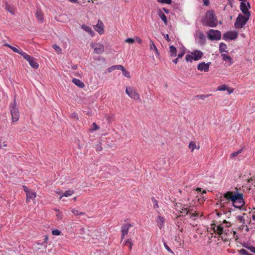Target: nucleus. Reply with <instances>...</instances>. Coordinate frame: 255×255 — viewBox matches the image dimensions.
<instances>
[{
	"instance_id": "4c0bfd02",
	"label": "nucleus",
	"mask_w": 255,
	"mask_h": 255,
	"mask_svg": "<svg viewBox=\"0 0 255 255\" xmlns=\"http://www.w3.org/2000/svg\"><path fill=\"white\" fill-rule=\"evenodd\" d=\"M72 212L75 215H84L85 213L82 212H80L77 210L76 209H73L72 210Z\"/></svg>"
},
{
	"instance_id": "aec40b11",
	"label": "nucleus",
	"mask_w": 255,
	"mask_h": 255,
	"mask_svg": "<svg viewBox=\"0 0 255 255\" xmlns=\"http://www.w3.org/2000/svg\"><path fill=\"white\" fill-rule=\"evenodd\" d=\"M72 82L77 85L79 88H83L85 86L84 83L82 82L81 80L77 79L76 78H73L72 79Z\"/></svg>"
},
{
	"instance_id": "2f4dec72",
	"label": "nucleus",
	"mask_w": 255,
	"mask_h": 255,
	"mask_svg": "<svg viewBox=\"0 0 255 255\" xmlns=\"http://www.w3.org/2000/svg\"><path fill=\"white\" fill-rule=\"evenodd\" d=\"M188 215H189L190 216V218L193 219V220H195V218L198 217L199 213L196 212L193 213L192 212H190Z\"/></svg>"
},
{
	"instance_id": "603ef678",
	"label": "nucleus",
	"mask_w": 255,
	"mask_h": 255,
	"mask_svg": "<svg viewBox=\"0 0 255 255\" xmlns=\"http://www.w3.org/2000/svg\"><path fill=\"white\" fill-rule=\"evenodd\" d=\"M185 54L184 51H182L181 52L179 53L178 54V58L179 59L183 56V55Z\"/></svg>"
},
{
	"instance_id": "69168bd1",
	"label": "nucleus",
	"mask_w": 255,
	"mask_h": 255,
	"mask_svg": "<svg viewBox=\"0 0 255 255\" xmlns=\"http://www.w3.org/2000/svg\"><path fill=\"white\" fill-rule=\"evenodd\" d=\"M72 3H79L78 0H68Z\"/></svg>"
},
{
	"instance_id": "bf43d9fd",
	"label": "nucleus",
	"mask_w": 255,
	"mask_h": 255,
	"mask_svg": "<svg viewBox=\"0 0 255 255\" xmlns=\"http://www.w3.org/2000/svg\"><path fill=\"white\" fill-rule=\"evenodd\" d=\"M114 70V68L113 66L108 68V71L109 72H111Z\"/></svg>"
},
{
	"instance_id": "473e14b6",
	"label": "nucleus",
	"mask_w": 255,
	"mask_h": 255,
	"mask_svg": "<svg viewBox=\"0 0 255 255\" xmlns=\"http://www.w3.org/2000/svg\"><path fill=\"white\" fill-rule=\"evenodd\" d=\"M9 48L14 52H16L17 53H18L19 54H20L21 55V52H24L22 50H19L18 49V48L15 47H13L12 46H9Z\"/></svg>"
},
{
	"instance_id": "c85d7f7f",
	"label": "nucleus",
	"mask_w": 255,
	"mask_h": 255,
	"mask_svg": "<svg viewBox=\"0 0 255 255\" xmlns=\"http://www.w3.org/2000/svg\"><path fill=\"white\" fill-rule=\"evenodd\" d=\"M122 71L123 75L125 76V77L130 78V75L129 72L124 67H123V69L121 70Z\"/></svg>"
},
{
	"instance_id": "8fccbe9b",
	"label": "nucleus",
	"mask_w": 255,
	"mask_h": 255,
	"mask_svg": "<svg viewBox=\"0 0 255 255\" xmlns=\"http://www.w3.org/2000/svg\"><path fill=\"white\" fill-rule=\"evenodd\" d=\"M247 248L250 250L252 252L255 253V247L254 246H250L247 247Z\"/></svg>"
},
{
	"instance_id": "39448f33",
	"label": "nucleus",
	"mask_w": 255,
	"mask_h": 255,
	"mask_svg": "<svg viewBox=\"0 0 255 255\" xmlns=\"http://www.w3.org/2000/svg\"><path fill=\"white\" fill-rule=\"evenodd\" d=\"M21 55L23 57V58L26 60L29 64V65L32 67L33 68H34L35 69H37L39 67V64L36 61V60L33 57L30 56V55H28L25 52H21Z\"/></svg>"
},
{
	"instance_id": "3c124183",
	"label": "nucleus",
	"mask_w": 255,
	"mask_h": 255,
	"mask_svg": "<svg viewBox=\"0 0 255 255\" xmlns=\"http://www.w3.org/2000/svg\"><path fill=\"white\" fill-rule=\"evenodd\" d=\"M23 188L24 191L25 192L26 194H27V193L31 191L29 189V188L27 187H26L25 186H23Z\"/></svg>"
},
{
	"instance_id": "e433bc0d",
	"label": "nucleus",
	"mask_w": 255,
	"mask_h": 255,
	"mask_svg": "<svg viewBox=\"0 0 255 255\" xmlns=\"http://www.w3.org/2000/svg\"><path fill=\"white\" fill-rule=\"evenodd\" d=\"M188 147H189V148L190 149L192 150V151H193L194 150V149L196 147V145L195 143L194 142L191 141L189 143Z\"/></svg>"
},
{
	"instance_id": "052dcab7",
	"label": "nucleus",
	"mask_w": 255,
	"mask_h": 255,
	"mask_svg": "<svg viewBox=\"0 0 255 255\" xmlns=\"http://www.w3.org/2000/svg\"><path fill=\"white\" fill-rule=\"evenodd\" d=\"M162 9L163 10V11H164L166 14L169 13V11H170L169 9H167V8H165V7H163V8H162Z\"/></svg>"
},
{
	"instance_id": "338daca9",
	"label": "nucleus",
	"mask_w": 255,
	"mask_h": 255,
	"mask_svg": "<svg viewBox=\"0 0 255 255\" xmlns=\"http://www.w3.org/2000/svg\"><path fill=\"white\" fill-rule=\"evenodd\" d=\"M165 38L166 39V40L167 41H170V38H169V36H168V34H166V36H165Z\"/></svg>"
},
{
	"instance_id": "ddd939ff",
	"label": "nucleus",
	"mask_w": 255,
	"mask_h": 255,
	"mask_svg": "<svg viewBox=\"0 0 255 255\" xmlns=\"http://www.w3.org/2000/svg\"><path fill=\"white\" fill-rule=\"evenodd\" d=\"M94 29L100 35L104 33V24L101 20H98L97 24L94 26Z\"/></svg>"
},
{
	"instance_id": "20e7f679",
	"label": "nucleus",
	"mask_w": 255,
	"mask_h": 255,
	"mask_svg": "<svg viewBox=\"0 0 255 255\" xmlns=\"http://www.w3.org/2000/svg\"><path fill=\"white\" fill-rule=\"evenodd\" d=\"M10 114L13 122H17L19 118V113L16 104L15 99H14L13 104L10 105Z\"/></svg>"
},
{
	"instance_id": "2eb2a0df",
	"label": "nucleus",
	"mask_w": 255,
	"mask_h": 255,
	"mask_svg": "<svg viewBox=\"0 0 255 255\" xmlns=\"http://www.w3.org/2000/svg\"><path fill=\"white\" fill-rule=\"evenodd\" d=\"M241 10L242 12L247 16L249 17L251 15L250 12L248 9V7L246 5V3L244 1H242L241 2Z\"/></svg>"
},
{
	"instance_id": "6e6552de",
	"label": "nucleus",
	"mask_w": 255,
	"mask_h": 255,
	"mask_svg": "<svg viewBox=\"0 0 255 255\" xmlns=\"http://www.w3.org/2000/svg\"><path fill=\"white\" fill-rule=\"evenodd\" d=\"M126 93L129 97L134 100H138L140 98L139 94L135 90L130 88L126 87Z\"/></svg>"
},
{
	"instance_id": "7c9ffc66",
	"label": "nucleus",
	"mask_w": 255,
	"mask_h": 255,
	"mask_svg": "<svg viewBox=\"0 0 255 255\" xmlns=\"http://www.w3.org/2000/svg\"><path fill=\"white\" fill-rule=\"evenodd\" d=\"M243 151V149H240L239 150H238V151H235V152H233L231 154V158H234L235 157H237V156H238V155L240 153H241Z\"/></svg>"
},
{
	"instance_id": "1a4fd4ad",
	"label": "nucleus",
	"mask_w": 255,
	"mask_h": 255,
	"mask_svg": "<svg viewBox=\"0 0 255 255\" xmlns=\"http://www.w3.org/2000/svg\"><path fill=\"white\" fill-rule=\"evenodd\" d=\"M238 32L236 31H227L223 34V38L224 40H234L237 38Z\"/></svg>"
},
{
	"instance_id": "72a5a7b5",
	"label": "nucleus",
	"mask_w": 255,
	"mask_h": 255,
	"mask_svg": "<svg viewBox=\"0 0 255 255\" xmlns=\"http://www.w3.org/2000/svg\"><path fill=\"white\" fill-rule=\"evenodd\" d=\"M5 9L6 10L10 12L11 14H13L14 13L12 7L8 3H6L5 5Z\"/></svg>"
},
{
	"instance_id": "4468645a",
	"label": "nucleus",
	"mask_w": 255,
	"mask_h": 255,
	"mask_svg": "<svg viewBox=\"0 0 255 255\" xmlns=\"http://www.w3.org/2000/svg\"><path fill=\"white\" fill-rule=\"evenodd\" d=\"M94 49V52L96 54H101L104 51V47L103 44L98 43L92 46Z\"/></svg>"
},
{
	"instance_id": "9d476101",
	"label": "nucleus",
	"mask_w": 255,
	"mask_h": 255,
	"mask_svg": "<svg viewBox=\"0 0 255 255\" xmlns=\"http://www.w3.org/2000/svg\"><path fill=\"white\" fill-rule=\"evenodd\" d=\"M181 207L180 208L181 211H180V213H182V215H180V216H185L186 215H188L190 212H193V209H190V207L188 205H183L181 204Z\"/></svg>"
},
{
	"instance_id": "774afa93",
	"label": "nucleus",
	"mask_w": 255,
	"mask_h": 255,
	"mask_svg": "<svg viewBox=\"0 0 255 255\" xmlns=\"http://www.w3.org/2000/svg\"><path fill=\"white\" fill-rule=\"evenodd\" d=\"M246 5L248 7V10L251 8V5L249 2H248L247 3H246Z\"/></svg>"
},
{
	"instance_id": "4d7b16f0",
	"label": "nucleus",
	"mask_w": 255,
	"mask_h": 255,
	"mask_svg": "<svg viewBox=\"0 0 255 255\" xmlns=\"http://www.w3.org/2000/svg\"><path fill=\"white\" fill-rule=\"evenodd\" d=\"M204 5H208L209 4V0H202Z\"/></svg>"
},
{
	"instance_id": "49530a36",
	"label": "nucleus",
	"mask_w": 255,
	"mask_h": 255,
	"mask_svg": "<svg viewBox=\"0 0 255 255\" xmlns=\"http://www.w3.org/2000/svg\"><path fill=\"white\" fill-rule=\"evenodd\" d=\"M114 70H122L123 69L124 66L121 65H116L113 66Z\"/></svg>"
},
{
	"instance_id": "dca6fc26",
	"label": "nucleus",
	"mask_w": 255,
	"mask_h": 255,
	"mask_svg": "<svg viewBox=\"0 0 255 255\" xmlns=\"http://www.w3.org/2000/svg\"><path fill=\"white\" fill-rule=\"evenodd\" d=\"M157 14L159 17L161 19V20L164 22L165 25L167 24V17L166 15L162 12L161 9H157Z\"/></svg>"
},
{
	"instance_id": "bb28decb",
	"label": "nucleus",
	"mask_w": 255,
	"mask_h": 255,
	"mask_svg": "<svg viewBox=\"0 0 255 255\" xmlns=\"http://www.w3.org/2000/svg\"><path fill=\"white\" fill-rule=\"evenodd\" d=\"M73 193H74V191L73 190H67V191H65L61 196H60L59 199H61V198L63 196H65V197L70 196L72 195Z\"/></svg>"
},
{
	"instance_id": "37998d69",
	"label": "nucleus",
	"mask_w": 255,
	"mask_h": 255,
	"mask_svg": "<svg viewBox=\"0 0 255 255\" xmlns=\"http://www.w3.org/2000/svg\"><path fill=\"white\" fill-rule=\"evenodd\" d=\"M61 233V232L58 230H54L52 231V234L54 236H59Z\"/></svg>"
},
{
	"instance_id": "de8ad7c7",
	"label": "nucleus",
	"mask_w": 255,
	"mask_h": 255,
	"mask_svg": "<svg viewBox=\"0 0 255 255\" xmlns=\"http://www.w3.org/2000/svg\"><path fill=\"white\" fill-rule=\"evenodd\" d=\"M70 117L72 119H75L77 120H79L78 115L76 113H73L71 114Z\"/></svg>"
},
{
	"instance_id": "c756f323",
	"label": "nucleus",
	"mask_w": 255,
	"mask_h": 255,
	"mask_svg": "<svg viewBox=\"0 0 255 255\" xmlns=\"http://www.w3.org/2000/svg\"><path fill=\"white\" fill-rule=\"evenodd\" d=\"M217 231H218V234L219 236L222 235L224 233L223 227L222 224L219 225L217 227Z\"/></svg>"
},
{
	"instance_id": "b1692460",
	"label": "nucleus",
	"mask_w": 255,
	"mask_h": 255,
	"mask_svg": "<svg viewBox=\"0 0 255 255\" xmlns=\"http://www.w3.org/2000/svg\"><path fill=\"white\" fill-rule=\"evenodd\" d=\"M82 28L85 30L86 32H88L92 36H93L95 33L92 30V28L85 24H83L82 25Z\"/></svg>"
},
{
	"instance_id": "0e129e2a",
	"label": "nucleus",
	"mask_w": 255,
	"mask_h": 255,
	"mask_svg": "<svg viewBox=\"0 0 255 255\" xmlns=\"http://www.w3.org/2000/svg\"><path fill=\"white\" fill-rule=\"evenodd\" d=\"M178 59L179 58L177 57L175 59H174V60H173L172 62L175 63V64H176L178 61Z\"/></svg>"
},
{
	"instance_id": "a19ab883",
	"label": "nucleus",
	"mask_w": 255,
	"mask_h": 255,
	"mask_svg": "<svg viewBox=\"0 0 255 255\" xmlns=\"http://www.w3.org/2000/svg\"><path fill=\"white\" fill-rule=\"evenodd\" d=\"M237 219L240 221V223H242L243 224H245V220L243 216L240 215L238 216L237 217Z\"/></svg>"
},
{
	"instance_id": "9b49d317",
	"label": "nucleus",
	"mask_w": 255,
	"mask_h": 255,
	"mask_svg": "<svg viewBox=\"0 0 255 255\" xmlns=\"http://www.w3.org/2000/svg\"><path fill=\"white\" fill-rule=\"evenodd\" d=\"M132 227V225L129 223L124 224L122 226V236L121 241L125 238V235H127L128 232V230L130 227Z\"/></svg>"
},
{
	"instance_id": "0eeeda50",
	"label": "nucleus",
	"mask_w": 255,
	"mask_h": 255,
	"mask_svg": "<svg viewBox=\"0 0 255 255\" xmlns=\"http://www.w3.org/2000/svg\"><path fill=\"white\" fill-rule=\"evenodd\" d=\"M249 18L239 14L235 22V27L238 29L242 28L249 20Z\"/></svg>"
},
{
	"instance_id": "58836bf2",
	"label": "nucleus",
	"mask_w": 255,
	"mask_h": 255,
	"mask_svg": "<svg viewBox=\"0 0 255 255\" xmlns=\"http://www.w3.org/2000/svg\"><path fill=\"white\" fill-rule=\"evenodd\" d=\"M240 253L243 255H254L250 254L247 250L244 249H242L240 250Z\"/></svg>"
},
{
	"instance_id": "13d9d810",
	"label": "nucleus",
	"mask_w": 255,
	"mask_h": 255,
	"mask_svg": "<svg viewBox=\"0 0 255 255\" xmlns=\"http://www.w3.org/2000/svg\"><path fill=\"white\" fill-rule=\"evenodd\" d=\"M211 229H213L214 232H216L217 231V229H215V224H211Z\"/></svg>"
},
{
	"instance_id": "412c9836",
	"label": "nucleus",
	"mask_w": 255,
	"mask_h": 255,
	"mask_svg": "<svg viewBox=\"0 0 255 255\" xmlns=\"http://www.w3.org/2000/svg\"><path fill=\"white\" fill-rule=\"evenodd\" d=\"M36 194L35 192H32L30 191L29 192L27 193L26 194V202H28L30 199L33 200L36 197Z\"/></svg>"
},
{
	"instance_id": "c9c22d12",
	"label": "nucleus",
	"mask_w": 255,
	"mask_h": 255,
	"mask_svg": "<svg viewBox=\"0 0 255 255\" xmlns=\"http://www.w3.org/2000/svg\"><path fill=\"white\" fill-rule=\"evenodd\" d=\"M210 95H196L195 96V98H197L198 99L204 100L205 99L208 98Z\"/></svg>"
},
{
	"instance_id": "f3484780",
	"label": "nucleus",
	"mask_w": 255,
	"mask_h": 255,
	"mask_svg": "<svg viewBox=\"0 0 255 255\" xmlns=\"http://www.w3.org/2000/svg\"><path fill=\"white\" fill-rule=\"evenodd\" d=\"M164 218L161 216H158L156 219V222L160 229H161L164 226Z\"/></svg>"
},
{
	"instance_id": "5701e85b",
	"label": "nucleus",
	"mask_w": 255,
	"mask_h": 255,
	"mask_svg": "<svg viewBox=\"0 0 255 255\" xmlns=\"http://www.w3.org/2000/svg\"><path fill=\"white\" fill-rule=\"evenodd\" d=\"M169 52H170V56L171 57L176 56L177 55L176 48L173 45H171L169 47Z\"/></svg>"
},
{
	"instance_id": "a878e982",
	"label": "nucleus",
	"mask_w": 255,
	"mask_h": 255,
	"mask_svg": "<svg viewBox=\"0 0 255 255\" xmlns=\"http://www.w3.org/2000/svg\"><path fill=\"white\" fill-rule=\"evenodd\" d=\"M226 49H227L226 44H225L224 43L221 42L219 45L220 52L221 53L223 52H227L228 51L226 50Z\"/></svg>"
},
{
	"instance_id": "f8f14e48",
	"label": "nucleus",
	"mask_w": 255,
	"mask_h": 255,
	"mask_svg": "<svg viewBox=\"0 0 255 255\" xmlns=\"http://www.w3.org/2000/svg\"><path fill=\"white\" fill-rule=\"evenodd\" d=\"M210 65L211 62H208L207 63L205 62H201L198 65L197 69L201 71L208 72Z\"/></svg>"
},
{
	"instance_id": "f704fd0d",
	"label": "nucleus",
	"mask_w": 255,
	"mask_h": 255,
	"mask_svg": "<svg viewBox=\"0 0 255 255\" xmlns=\"http://www.w3.org/2000/svg\"><path fill=\"white\" fill-rule=\"evenodd\" d=\"M151 201L152 203H153V208L156 209L158 208L159 207L158 205V201L155 199L154 197L151 198Z\"/></svg>"
},
{
	"instance_id": "09e8293b",
	"label": "nucleus",
	"mask_w": 255,
	"mask_h": 255,
	"mask_svg": "<svg viewBox=\"0 0 255 255\" xmlns=\"http://www.w3.org/2000/svg\"><path fill=\"white\" fill-rule=\"evenodd\" d=\"M93 126V130H96L99 128V127H98L95 123H93L92 124Z\"/></svg>"
},
{
	"instance_id": "c03bdc74",
	"label": "nucleus",
	"mask_w": 255,
	"mask_h": 255,
	"mask_svg": "<svg viewBox=\"0 0 255 255\" xmlns=\"http://www.w3.org/2000/svg\"><path fill=\"white\" fill-rule=\"evenodd\" d=\"M125 41L127 43L132 44L134 42L135 40L132 38H128L126 39Z\"/></svg>"
},
{
	"instance_id": "864d4df0",
	"label": "nucleus",
	"mask_w": 255,
	"mask_h": 255,
	"mask_svg": "<svg viewBox=\"0 0 255 255\" xmlns=\"http://www.w3.org/2000/svg\"><path fill=\"white\" fill-rule=\"evenodd\" d=\"M154 46H156L154 43L151 40V44H150V49L151 50L154 49Z\"/></svg>"
},
{
	"instance_id": "cd10ccee",
	"label": "nucleus",
	"mask_w": 255,
	"mask_h": 255,
	"mask_svg": "<svg viewBox=\"0 0 255 255\" xmlns=\"http://www.w3.org/2000/svg\"><path fill=\"white\" fill-rule=\"evenodd\" d=\"M125 245H127L128 246L129 250L131 251L132 249V247L133 245V243H132V241L131 239H128L127 241H126L125 243Z\"/></svg>"
},
{
	"instance_id": "7ed1b4c3",
	"label": "nucleus",
	"mask_w": 255,
	"mask_h": 255,
	"mask_svg": "<svg viewBox=\"0 0 255 255\" xmlns=\"http://www.w3.org/2000/svg\"><path fill=\"white\" fill-rule=\"evenodd\" d=\"M191 55L187 54L185 60L187 62H192L193 60L197 61L202 58L203 53L199 50H195L191 52Z\"/></svg>"
},
{
	"instance_id": "4be33fe9",
	"label": "nucleus",
	"mask_w": 255,
	"mask_h": 255,
	"mask_svg": "<svg viewBox=\"0 0 255 255\" xmlns=\"http://www.w3.org/2000/svg\"><path fill=\"white\" fill-rule=\"evenodd\" d=\"M199 43L201 44H204L206 42V37L205 35L202 32H200L199 33Z\"/></svg>"
},
{
	"instance_id": "f03ea898",
	"label": "nucleus",
	"mask_w": 255,
	"mask_h": 255,
	"mask_svg": "<svg viewBox=\"0 0 255 255\" xmlns=\"http://www.w3.org/2000/svg\"><path fill=\"white\" fill-rule=\"evenodd\" d=\"M202 22L204 25L211 27H215L217 25V16L215 15L213 9H210L206 12Z\"/></svg>"
},
{
	"instance_id": "5fc2aeb1",
	"label": "nucleus",
	"mask_w": 255,
	"mask_h": 255,
	"mask_svg": "<svg viewBox=\"0 0 255 255\" xmlns=\"http://www.w3.org/2000/svg\"><path fill=\"white\" fill-rule=\"evenodd\" d=\"M97 150L98 151H101L102 149V147L100 144H97L96 147Z\"/></svg>"
},
{
	"instance_id": "a18cd8bd",
	"label": "nucleus",
	"mask_w": 255,
	"mask_h": 255,
	"mask_svg": "<svg viewBox=\"0 0 255 255\" xmlns=\"http://www.w3.org/2000/svg\"><path fill=\"white\" fill-rule=\"evenodd\" d=\"M53 48L55 50V51L57 52H60L61 51V49L58 45L54 44L52 46Z\"/></svg>"
},
{
	"instance_id": "f257e3e1",
	"label": "nucleus",
	"mask_w": 255,
	"mask_h": 255,
	"mask_svg": "<svg viewBox=\"0 0 255 255\" xmlns=\"http://www.w3.org/2000/svg\"><path fill=\"white\" fill-rule=\"evenodd\" d=\"M236 192L237 193H234L233 192L228 191L224 194V197L231 200L235 208L241 209L245 204L243 199L244 195L242 193H238V190Z\"/></svg>"
},
{
	"instance_id": "6e6d98bb",
	"label": "nucleus",
	"mask_w": 255,
	"mask_h": 255,
	"mask_svg": "<svg viewBox=\"0 0 255 255\" xmlns=\"http://www.w3.org/2000/svg\"><path fill=\"white\" fill-rule=\"evenodd\" d=\"M135 38L136 39V41L137 42V43H138L139 44L141 43L142 40H141V39L140 38H139L138 37H136Z\"/></svg>"
},
{
	"instance_id": "e2e57ef3",
	"label": "nucleus",
	"mask_w": 255,
	"mask_h": 255,
	"mask_svg": "<svg viewBox=\"0 0 255 255\" xmlns=\"http://www.w3.org/2000/svg\"><path fill=\"white\" fill-rule=\"evenodd\" d=\"M154 50L155 51V52H156V53L157 54V55L158 56H159V52H158V49H157V47H156V46H154Z\"/></svg>"
},
{
	"instance_id": "423d86ee",
	"label": "nucleus",
	"mask_w": 255,
	"mask_h": 255,
	"mask_svg": "<svg viewBox=\"0 0 255 255\" xmlns=\"http://www.w3.org/2000/svg\"><path fill=\"white\" fill-rule=\"evenodd\" d=\"M207 37L212 41L219 40L221 38V32L219 30L211 29L207 32Z\"/></svg>"
},
{
	"instance_id": "680f3d73",
	"label": "nucleus",
	"mask_w": 255,
	"mask_h": 255,
	"mask_svg": "<svg viewBox=\"0 0 255 255\" xmlns=\"http://www.w3.org/2000/svg\"><path fill=\"white\" fill-rule=\"evenodd\" d=\"M43 240H44L43 243L47 244V240H48V237L47 236H44V238Z\"/></svg>"
},
{
	"instance_id": "79ce46f5",
	"label": "nucleus",
	"mask_w": 255,
	"mask_h": 255,
	"mask_svg": "<svg viewBox=\"0 0 255 255\" xmlns=\"http://www.w3.org/2000/svg\"><path fill=\"white\" fill-rule=\"evenodd\" d=\"M163 245L165 248L167 250L168 252L174 254V252L171 250V249L168 247V246L166 244L165 242L163 243Z\"/></svg>"
},
{
	"instance_id": "ea45409f",
	"label": "nucleus",
	"mask_w": 255,
	"mask_h": 255,
	"mask_svg": "<svg viewBox=\"0 0 255 255\" xmlns=\"http://www.w3.org/2000/svg\"><path fill=\"white\" fill-rule=\"evenodd\" d=\"M158 2L170 4L172 3V0H157Z\"/></svg>"
},
{
	"instance_id": "a211bd4d",
	"label": "nucleus",
	"mask_w": 255,
	"mask_h": 255,
	"mask_svg": "<svg viewBox=\"0 0 255 255\" xmlns=\"http://www.w3.org/2000/svg\"><path fill=\"white\" fill-rule=\"evenodd\" d=\"M221 57H222V59L224 61L228 62L230 65L233 63V60L230 55H227L226 54H222Z\"/></svg>"
},
{
	"instance_id": "6ab92c4d",
	"label": "nucleus",
	"mask_w": 255,
	"mask_h": 255,
	"mask_svg": "<svg viewBox=\"0 0 255 255\" xmlns=\"http://www.w3.org/2000/svg\"><path fill=\"white\" fill-rule=\"evenodd\" d=\"M217 90H219V91H225V90H227V91H228V92H229V94H231V93H233V89L229 88L226 85H222L221 86H219V87H218Z\"/></svg>"
},
{
	"instance_id": "393cba45",
	"label": "nucleus",
	"mask_w": 255,
	"mask_h": 255,
	"mask_svg": "<svg viewBox=\"0 0 255 255\" xmlns=\"http://www.w3.org/2000/svg\"><path fill=\"white\" fill-rule=\"evenodd\" d=\"M35 16H36V18H37V19H38L39 20H40L41 21H42L43 20V13L41 10L38 9L36 11V12L35 13Z\"/></svg>"
}]
</instances>
